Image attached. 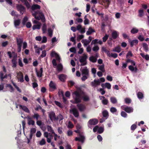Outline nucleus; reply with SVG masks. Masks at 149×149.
Masks as SVG:
<instances>
[{
	"label": "nucleus",
	"instance_id": "de8ad7c7",
	"mask_svg": "<svg viewBox=\"0 0 149 149\" xmlns=\"http://www.w3.org/2000/svg\"><path fill=\"white\" fill-rule=\"evenodd\" d=\"M47 26L45 24H44L42 27V29L43 33H45L46 31Z\"/></svg>",
	"mask_w": 149,
	"mask_h": 149
},
{
	"label": "nucleus",
	"instance_id": "ddd939ff",
	"mask_svg": "<svg viewBox=\"0 0 149 149\" xmlns=\"http://www.w3.org/2000/svg\"><path fill=\"white\" fill-rule=\"evenodd\" d=\"M85 28H82L81 25H77L76 27V29L79 31L81 33H84L85 32Z\"/></svg>",
	"mask_w": 149,
	"mask_h": 149
},
{
	"label": "nucleus",
	"instance_id": "ea45409f",
	"mask_svg": "<svg viewBox=\"0 0 149 149\" xmlns=\"http://www.w3.org/2000/svg\"><path fill=\"white\" fill-rule=\"evenodd\" d=\"M84 23L85 25L88 24H89V20L87 18V16H85L84 17Z\"/></svg>",
	"mask_w": 149,
	"mask_h": 149
},
{
	"label": "nucleus",
	"instance_id": "0e129e2a",
	"mask_svg": "<svg viewBox=\"0 0 149 149\" xmlns=\"http://www.w3.org/2000/svg\"><path fill=\"white\" fill-rule=\"evenodd\" d=\"M26 25V26L27 28H30L31 26V24L30 22H28L26 23L25 24Z\"/></svg>",
	"mask_w": 149,
	"mask_h": 149
},
{
	"label": "nucleus",
	"instance_id": "aec40b11",
	"mask_svg": "<svg viewBox=\"0 0 149 149\" xmlns=\"http://www.w3.org/2000/svg\"><path fill=\"white\" fill-rule=\"evenodd\" d=\"M20 23V20L19 19H15L14 21V24L15 27L16 28H18Z\"/></svg>",
	"mask_w": 149,
	"mask_h": 149
},
{
	"label": "nucleus",
	"instance_id": "cd10ccee",
	"mask_svg": "<svg viewBox=\"0 0 149 149\" xmlns=\"http://www.w3.org/2000/svg\"><path fill=\"white\" fill-rule=\"evenodd\" d=\"M19 107L20 109H22L25 112L27 113H29V111L26 106L20 105Z\"/></svg>",
	"mask_w": 149,
	"mask_h": 149
},
{
	"label": "nucleus",
	"instance_id": "39448f33",
	"mask_svg": "<svg viewBox=\"0 0 149 149\" xmlns=\"http://www.w3.org/2000/svg\"><path fill=\"white\" fill-rule=\"evenodd\" d=\"M44 136L47 138V141L49 143L51 142V139L52 138V135L48 132H44Z\"/></svg>",
	"mask_w": 149,
	"mask_h": 149
},
{
	"label": "nucleus",
	"instance_id": "7c9ffc66",
	"mask_svg": "<svg viewBox=\"0 0 149 149\" xmlns=\"http://www.w3.org/2000/svg\"><path fill=\"white\" fill-rule=\"evenodd\" d=\"M47 128L48 131L50 132L52 134L54 133V130H53L51 126H47Z\"/></svg>",
	"mask_w": 149,
	"mask_h": 149
},
{
	"label": "nucleus",
	"instance_id": "393cba45",
	"mask_svg": "<svg viewBox=\"0 0 149 149\" xmlns=\"http://www.w3.org/2000/svg\"><path fill=\"white\" fill-rule=\"evenodd\" d=\"M107 55L109 57H113L114 58L117 57L118 55L116 54L110 53V52H108Z\"/></svg>",
	"mask_w": 149,
	"mask_h": 149
},
{
	"label": "nucleus",
	"instance_id": "1a4fd4ad",
	"mask_svg": "<svg viewBox=\"0 0 149 149\" xmlns=\"http://www.w3.org/2000/svg\"><path fill=\"white\" fill-rule=\"evenodd\" d=\"M17 77L20 82H22L24 81L23 75L21 72H19L17 73Z\"/></svg>",
	"mask_w": 149,
	"mask_h": 149
},
{
	"label": "nucleus",
	"instance_id": "4d7b16f0",
	"mask_svg": "<svg viewBox=\"0 0 149 149\" xmlns=\"http://www.w3.org/2000/svg\"><path fill=\"white\" fill-rule=\"evenodd\" d=\"M46 52L45 50L43 51L42 52V53L40 56L41 57L43 58L46 56Z\"/></svg>",
	"mask_w": 149,
	"mask_h": 149
},
{
	"label": "nucleus",
	"instance_id": "2eb2a0df",
	"mask_svg": "<svg viewBox=\"0 0 149 149\" xmlns=\"http://www.w3.org/2000/svg\"><path fill=\"white\" fill-rule=\"evenodd\" d=\"M82 75H88V70L86 67L81 69Z\"/></svg>",
	"mask_w": 149,
	"mask_h": 149
},
{
	"label": "nucleus",
	"instance_id": "680f3d73",
	"mask_svg": "<svg viewBox=\"0 0 149 149\" xmlns=\"http://www.w3.org/2000/svg\"><path fill=\"white\" fill-rule=\"evenodd\" d=\"M7 87L9 88L10 92H12L14 91V89L11 85L10 84H7Z\"/></svg>",
	"mask_w": 149,
	"mask_h": 149
},
{
	"label": "nucleus",
	"instance_id": "a211bd4d",
	"mask_svg": "<svg viewBox=\"0 0 149 149\" xmlns=\"http://www.w3.org/2000/svg\"><path fill=\"white\" fill-rule=\"evenodd\" d=\"M49 116L52 120H54L56 119L55 113L53 112H51L49 113Z\"/></svg>",
	"mask_w": 149,
	"mask_h": 149
},
{
	"label": "nucleus",
	"instance_id": "13d9d810",
	"mask_svg": "<svg viewBox=\"0 0 149 149\" xmlns=\"http://www.w3.org/2000/svg\"><path fill=\"white\" fill-rule=\"evenodd\" d=\"M117 110L114 107H111L110 109L111 112L113 113L116 112L117 111Z\"/></svg>",
	"mask_w": 149,
	"mask_h": 149
},
{
	"label": "nucleus",
	"instance_id": "4468645a",
	"mask_svg": "<svg viewBox=\"0 0 149 149\" xmlns=\"http://www.w3.org/2000/svg\"><path fill=\"white\" fill-rule=\"evenodd\" d=\"M77 107L79 111H84L86 109L85 105L81 104H78Z\"/></svg>",
	"mask_w": 149,
	"mask_h": 149
},
{
	"label": "nucleus",
	"instance_id": "b1692460",
	"mask_svg": "<svg viewBox=\"0 0 149 149\" xmlns=\"http://www.w3.org/2000/svg\"><path fill=\"white\" fill-rule=\"evenodd\" d=\"M101 86L102 88L104 87L107 88L108 89H110L111 88V84L108 83H106L105 84H102Z\"/></svg>",
	"mask_w": 149,
	"mask_h": 149
},
{
	"label": "nucleus",
	"instance_id": "6e6552de",
	"mask_svg": "<svg viewBox=\"0 0 149 149\" xmlns=\"http://www.w3.org/2000/svg\"><path fill=\"white\" fill-rule=\"evenodd\" d=\"M17 10L19 11L20 14H23L25 12V8L22 5H18L17 6Z\"/></svg>",
	"mask_w": 149,
	"mask_h": 149
},
{
	"label": "nucleus",
	"instance_id": "e2e57ef3",
	"mask_svg": "<svg viewBox=\"0 0 149 149\" xmlns=\"http://www.w3.org/2000/svg\"><path fill=\"white\" fill-rule=\"evenodd\" d=\"M102 103L104 105L107 104L108 103V100L107 99H106L105 98L102 100Z\"/></svg>",
	"mask_w": 149,
	"mask_h": 149
},
{
	"label": "nucleus",
	"instance_id": "9b49d317",
	"mask_svg": "<svg viewBox=\"0 0 149 149\" xmlns=\"http://www.w3.org/2000/svg\"><path fill=\"white\" fill-rule=\"evenodd\" d=\"M50 87V90L51 91H53L56 89V84L52 81H51L49 84Z\"/></svg>",
	"mask_w": 149,
	"mask_h": 149
},
{
	"label": "nucleus",
	"instance_id": "20e7f679",
	"mask_svg": "<svg viewBox=\"0 0 149 149\" xmlns=\"http://www.w3.org/2000/svg\"><path fill=\"white\" fill-rule=\"evenodd\" d=\"M87 58V55L86 54H84L83 56L79 58V61L81 63L82 65H84L86 63V60Z\"/></svg>",
	"mask_w": 149,
	"mask_h": 149
},
{
	"label": "nucleus",
	"instance_id": "dca6fc26",
	"mask_svg": "<svg viewBox=\"0 0 149 149\" xmlns=\"http://www.w3.org/2000/svg\"><path fill=\"white\" fill-rule=\"evenodd\" d=\"M51 56L55 57L57 60L60 61V58L58 55L54 51H52L51 54Z\"/></svg>",
	"mask_w": 149,
	"mask_h": 149
},
{
	"label": "nucleus",
	"instance_id": "4be33fe9",
	"mask_svg": "<svg viewBox=\"0 0 149 149\" xmlns=\"http://www.w3.org/2000/svg\"><path fill=\"white\" fill-rule=\"evenodd\" d=\"M42 72L43 70L42 68H41L39 70H36L37 75L39 77H42Z\"/></svg>",
	"mask_w": 149,
	"mask_h": 149
},
{
	"label": "nucleus",
	"instance_id": "79ce46f5",
	"mask_svg": "<svg viewBox=\"0 0 149 149\" xmlns=\"http://www.w3.org/2000/svg\"><path fill=\"white\" fill-rule=\"evenodd\" d=\"M28 18L26 17H25L23 19L22 21V24L23 25H24L26 24V23L28 20Z\"/></svg>",
	"mask_w": 149,
	"mask_h": 149
},
{
	"label": "nucleus",
	"instance_id": "603ef678",
	"mask_svg": "<svg viewBox=\"0 0 149 149\" xmlns=\"http://www.w3.org/2000/svg\"><path fill=\"white\" fill-rule=\"evenodd\" d=\"M18 64L20 66V67H23V65L22 63V59L21 58H19L18 59Z\"/></svg>",
	"mask_w": 149,
	"mask_h": 149
},
{
	"label": "nucleus",
	"instance_id": "a18cd8bd",
	"mask_svg": "<svg viewBox=\"0 0 149 149\" xmlns=\"http://www.w3.org/2000/svg\"><path fill=\"white\" fill-rule=\"evenodd\" d=\"M83 100L84 101H87L89 100V97L87 95L84 94L82 97Z\"/></svg>",
	"mask_w": 149,
	"mask_h": 149
},
{
	"label": "nucleus",
	"instance_id": "3c124183",
	"mask_svg": "<svg viewBox=\"0 0 149 149\" xmlns=\"http://www.w3.org/2000/svg\"><path fill=\"white\" fill-rule=\"evenodd\" d=\"M45 143V139H43L41 141L39 142V144L40 145H43Z\"/></svg>",
	"mask_w": 149,
	"mask_h": 149
},
{
	"label": "nucleus",
	"instance_id": "c03bdc74",
	"mask_svg": "<svg viewBox=\"0 0 149 149\" xmlns=\"http://www.w3.org/2000/svg\"><path fill=\"white\" fill-rule=\"evenodd\" d=\"M57 70L60 71L62 70L63 69V66L61 64H59L57 65Z\"/></svg>",
	"mask_w": 149,
	"mask_h": 149
},
{
	"label": "nucleus",
	"instance_id": "412c9836",
	"mask_svg": "<svg viewBox=\"0 0 149 149\" xmlns=\"http://www.w3.org/2000/svg\"><path fill=\"white\" fill-rule=\"evenodd\" d=\"M17 56V54H15V57H13V58L12 59V62L13 63L12 66L13 67H15L16 66L17 64V61H16V57Z\"/></svg>",
	"mask_w": 149,
	"mask_h": 149
},
{
	"label": "nucleus",
	"instance_id": "69168bd1",
	"mask_svg": "<svg viewBox=\"0 0 149 149\" xmlns=\"http://www.w3.org/2000/svg\"><path fill=\"white\" fill-rule=\"evenodd\" d=\"M35 124V122L31 119H30L28 120V124L29 125H33Z\"/></svg>",
	"mask_w": 149,
	"mask_h": 149
},
{
	"label": "nucleus",
	"instance_id": "c85d7f7f",
	"mask_svg": "<svg viewBox=\"0 0 149 149\" xmlns=\"http://www.w3.org/2000/svg\"><path fill=\"white\" fill-rule=\"evenodd\" d=\"M81 42L83 44L84 46H86L90 43V41L86 39H83L81 40Z\"/></svg>",
	"mask_w": 149,
	"mask_h": 149
},
{
	"label": "nucleus",
	"instance_id": "a19ab883",
	"mask_svg": "<svg viewBox=\"0 0 149 149\" xmlns=\"http://www.w3.org/2000/svg\"><path fill=\"white\" fill-rule=\"evenodd\" d=\"M140 55L143 58H144L146 60H149V55L145 54L143 53H141Z\"/></svg>",
	"mask_w": 149,
	"mask_h": 149
},
{
	"label": "nucleus",
	"instance_id": "8fccbe9b",
	"mask_svg": "<svg viewBox=\"0 0 149 149\" xmlns=\"http://www.w3.org/2000/svg\"><path fill=\"white\" fill-rule=\"evenodd\" d=\"M8 54L9 56V57L10 58H11L12 57V55H14V57L15 56V54H15V53L14 52H13L12 53H11V52H8Z\"/></svg>",
	"mask_w": 149,
	"mask_h": 149
},
{
	"label": "nucleus",
	"instance_id": "774afa93",
	"mask_svg": "<svg viewBox=\"0 0 149 149\" xmlns=\"http://www.w3.org/2000/svg\"><path fill=\"white\" fill-rule=\"evenodd\" d=\"M90 8V6L89 4L87 3L86 5V11L87 12H88Z\"/></svg>",
	"mask_w": 149,
	"mask_h": 149
},
{
	"label": "nucleus",
	"instance_id": "f257e3e1",
	"mask_svg": "<svg viewBox=\"0 0 149 149\" xmlns=\"http://www.w3.org/2000/svg\"><path fill=\"white\" fill-rule=\"evenodd\" d=\"M40 6L38 5H33L31 7L32 10L31 13L32 15L36 19L38 20L41 19L42 22H44L45 21V19L44 15L42 11L40 10L35 11L36 10L40 9Z\"/></svg>",
	"mask_w": 149,
	"mask_h": 149
},
{
	"label": "nucleus",
	"instance_id": "37998d69",
	"mask_svg": "<svg viewBox=\"0 0 149 149\" xmlns=\"http://www.w3.org/2000/svg\"><path fill=\"white\" fill-rule=\"evenodd\" d=\"M143 46L145 50L147 52L148 50V45L146 43H144L143 44Z\"/></svg>",
	"mask_w": 149,
	"mask_h": 149
},
{
	"label": "nucleus",
	"instance_id": "c756f323",
	"mask_svg": "<svg viewBox=\"0 0 149 149\" xmlns=\"http://www.w3.org/2000/svg\"><path fill=\"white\" fill-rule=\"evenodd\" d=\"M95 31L91 27H89L87 31L86 34L87 35H89L91 34L93 32H95Z\"/></svg>",
	"mask_w": 149,
	"mask_h": 149
},
{
	"label": "nucleus",
	"instance_id": "bf43d9fd",
	"mask_svg": "<svg viewBox=\"0 0 149 149\" xmlns=\"http://www.w3.org/2000/svg\"><path fill=\"white\" fill-rule=\"evenodd\" d=\"M139 16L141 17L143 15V10L142 9H141L139 11Z\"/></svg>",
	"mask_w": 149,
	"mask_h": 149
},
{
	"label": "nucleus",
	"instance_id": "09e8293b",
	"mask_svg": "<svg viewBox=\"0 0 149 149\" xmlns=\"http://www.w3.org/2000/svg\"><path fill=\"white\" fill-rule=\"evenodd\" d=\"M99 49V47L97 45H95L93 48V50L95 52L98 51Z\"/></svg>",
	"mask_w": 149,
	"mask_h": 149
},
{
	"label": "nucleus",
	"instance_id": "e433bc0d",
	"mask_svg": "<svg viewBox=\"0 0 149 149\" xmlns=\"http://www.w3.org/2000/svg\"><path fill=\"white\" fill-rule=\"evenodd\" d=\"M23 40L20 38L17 39V45H22V43L23 42Z\"/></svg>",
	"mask_w": 149,
	"mask_h": 149
},
{
	"label": "nucleus",
	"instance_id": "473e14b6",
	"mask_svg": "<svg viewBox=\"0 0 149 149\" xmlns=\"http://www.w3.org/2000/svg\"><path fill=\"white\" fill-rule=\"evenodd\" d=\"M74 19L75 20V23H76V22L81 23L83 21V19L80 17H77Z\"/></svg>",
	"mask_w": 149,
	"mask_h": 149
},
{
	"label": "nucleus",
	"instance_id": "864d4df0",
	"mask_svg": "<svg viewBox=\"0 0 149 149\" xmlns=\"http://www.w3.org/2000/svg\"><path fill=\"white\" fill-rule=\"evenodd\" d=\"M138 98L139 99H141L143 97V94L141 92H139L137 94Z\"/></svg>",
	"mask_w": 149,
	"mask_h": 149
},
{
	"label": "nucleus",
	"instance_id": "f704fd0d",
	"mask_svg": "<svg viewBox=\"0 0 149 149\" xmlns=\"http://www.w3.org/2000/svg\"><path fill=\"white\" fill-rule=\"evenodd\" d=\"M121 51V48L119 46H117L115 47L113 50L112 51L116 52H120Z\"/></svg>",
	"mask_w": 149,
	"mask_h": 149
},
{
	"label": "nucleus",
	"instance_id": "7ed1b4c3",
	"mask_svg": "<svg viewBox=\"0 0 149 149\" xmlns=\"http://www.w3.org/2000/svg\"><path fill=\"white\" fill-rule=\"evenodd\" d=\"M98 122V121L96 119H90L88 123V127L92 128V126L97 124Z\"/></svg>",
	"mask_w": 149,
	"mask_h": 149
},
{
	"label": "nucleus",
	"instance_id": "5701e85b",
	"mask_svg": "<svg viewBox=\"0 0 149 149\" xmlns=\"http://www.w3.org/2000/svg\"><path fill=\"white\" fill-rule=\"evenodd\" d=\"M67 76L64 74H61L58 76L59 79L62 81H64L66 79Z\"/></svg>",
	"mask_w": 149,
	"mask_h": 149
},
{
	"label": "nucleus",
	"instance_id": "2f4dec72",
	"mask_svg": "<svg viewBox=\"0 0 149 149\" xmlns=\"http://www.w3.org/2000/svg\"><path fill=\"white\" fill-rule=\"evenodd\" d=\"M112 36L114 39L116 38L118 35V33L116 31H114L112 33Z\"/></svg>",
	"mask_w": 149,
	"mask_h": 149
},
{
	"label": "nucleus",
	"instance_id": "bb28decb",
	"mask_svg": "<svg viewBox=\"0 0 149 149\" xmlns=\"http://www.w3.org/2000/svg\"><path fill=\"white\" fill-rule=\"evenodd\" d=\"M41 25V23H39L38 24L33 25L32 27V29L34 30L36 29H39L40 28Z\"/></svg>",
	"mask_w": 149,
	"mask_h": 149
},
{
	"label": "nucleus",
	"instance_id": "a878e982",
	"mask_svg": "<svg viewBox=\"0 0 149 149\" xmlns=\"http://www.w3.org/2000/svg\"><path fill=\"white\" fill-rule=\"evenodd\" d=\"M138 31L139 29L135 27H133L131 30V33L133 34L136 33Z\"/></svg>",
	"mask_w": 149,
	"mask_h": 149
},
{
	"label": "nucleus",
	"instance_id": "58836bf2",
	"mask_svg": "<svg viewBox=\"0 0 149 149\" xmlns=\"http://www.w3.org/2000/svg\"><path fill=\"white\" fill-rule=\"evenodd\" d=\"M89 60L93 62H95L97 61V58L93 56H91L89 58Z\"/></svg>",
	"mask_w": 149,
	"mask_h": 149
},
{
	"label": "nucleus",
	"instance_id": "6ab92c4d",
	"mask_svg": "<svg viewBox=\"0 0 149 149\" xmlns=\"http://www.w3.org/2000/svg\"><path fill=\"white\" fill-rule=\"evenodd\" d=\"M85 139L84 137V136L82 135H80L79 137H76L75 138V140L76 141H79L83 143Z\"/></svg>",
	"mask_w": 149,
	"mask_h": 149
},
{
	"label": "nucleus",
	"instance_id": "0eeeda50",
	"mask_svg": "<svg viewBox=\"0 0 149 149\" xmlns=\"http://www.w3.org/2000/svg\"><path fill=\"white\" fill-rule=\"evenodd\" d=\"M121 108L125 110L128 113H130L133 111V109L130 107H126L125 105H123L121 107Z\"/></svg>",
	"mask_w": 149,
	"mask_h": 149
},
{
	"label": "nucleus",
	"instance_id": "f3484780",
	"mask_svg": "<svg viewBox=\"0 0 149 149\" xmlns=\"http://www.w3.org/2000/svg\"><path fill=\"white\" fill-rule=\"evenodd\" d=\"M55 28L54 25H53L52 28H49L48 30L49 36L50 37H52L53 34V29Z\"/></svg>",
	"mask_w": 149,
	"mask_h": 149
},
{
	"label": "nucleus",
	"instance_id": "c9c22d12",
	"mask_svg": "<svg viewBox=\"0 0 149 149\" xmlns=\"http://www.w3.org/2000/svg\"><path fill=\"white\" fill-rule=\"evenodd\" d=\"M138 42V41L137 40H134L130 42V45L131 47H132L134 45H137Z\"/></svg>",
	"mask_w": 149,
	"mask_h": 149
},
{
	"label": "nucleus",
	"instance_id": "6e6d98bb",
	"mask_svg": "<svg viewBox=\"0 0 149 149\" xmlns=\"http://www.w3.org/2000/svg\"><path fill=\"white\" fill-rule=\"evenodd\" d=\"M102 113L103 116L104 117H107L108 116V112L106 110L102 112Z\"/></svg>",
	"mask_w": 149,
	"mask_h": 149
},
{
	"label": "nucleus",
	"instance_id": "423d86ee",
	"mask_svg": "<svg viewBox=\"0 0 149 149\" xmlns=\"http://www.w3.org/2000/svg\"><path fill=\"white\" fill-rule=\"evenodd\" d=\"M93 130L94 132H95L97 131L100 134L103 132L104 128L102 127H99L97 125L93 128Z\"/></svg>",
	"mask_w": 149,
	"mask_h": 149
},
{
	"label": "nucleus",
	"instance_id": "4c0bfd02",
	"mask_svg": "<svg viewBox=\"0 0 149 149\" xmlns=\"http://www.w3.org/2000/svg\"><path fill=\"white\" fill-rule=\"evenodd\" d=\"M110 100L111 103L113 104H115L117 103V100L115 97H111L110 98Z\"/></svg>",
	"mask_w": 149,
	"mask_h": 149
},
{
	"label": "nucleus",
	"instance_id": "9d476101",
	"mask_svg": "<svg viewBox=\"0 0 149 149\" xmlns=\"http://www.w3.org/2000/svg\"><path fill=\"white\" fill-rule=\"evenodd\" d=\"M70 111L73 113L76 117H77L79 116V113L78 110L75 108H74L70 109Z\"/></svg>",
	"mask_w": 149,
	"mask_h": 149
},
{
	"label": "nucleus",
	"instance_id": "338daca9",
	"mask_svg": "<svg viewBox=\"0 0 149 149\" xmlns=\"http://www.w3.org/2000/svg\"><path fill=\"white\" fill-rule=\"evenodd\" d=\"M84 37V36L82 35H80L78 36L77 39L78 40H80L81 39L83 38Z\"/></svg>",
	"mask_w": 149,
	"mask_h": 149
},
{
	"label": "nucleus",
	"instance_id": "72a5a7b5",
	"mask_svg": "<svg viewBox=\"0 0 149 149\" xmlns=\"http://www.w3.org/2000/svg\"><path fill=\"white\" fill-rule=\"evenodd\" d=\"M129 69L132 71L136 72L137 70L136 66L134 67L132 65H130L129 66Z\"/></svg>",
	"mask_w": 149,
	"mask_h": 149
},
{
	"label": "nucleus",
	"instance_id": "f8f14e48",
	"mask_svg": "<svg viewBox=\"0 0 149 149\" xmlns=\"http://www.w3.org/2000/svg\"><path fill=\"white\" fill-rule=\"evenodd\" d=\"M100 83V82L99 79L94 80L93 81L91 82V85L93 86L96 87L99 85Z\"/></svg>",
	"mask_w": 149,
	"mask_h": 149
},
{
	"label": "nucleus",
	"instance_id": "f03ea898",
	"mask_svg": "<svg viewBox=\"0 0 149 149\" xmlns=\"http://www.w3.org/2000/svg\"><path fill=\"white\" fill-rule=\"evenodd\" d=\"M81 91L80 90H78L73 93L72 95L74 101L72 102V100H71V102L74 103L80 102L81 100Z\"/></svg>",
	"mask_w": 149,
	"mask_h": 149
},
{
	"label": "nucleus",
	"instance_id": "49530a36",
	"mask_svg": "<svg viewBox=\"0 0 149 149\" xmlns=\"http://www.w3.org/2000/svg\"><path fill=\"white\" fill-rule=\"evenodd\" d=\"M67 127L69 128H72L74 127V125L70 121H69L67 125Z\"/></svg>",
	"mask_w": 149,
	"mask_h": 149
},
{
	"label": "nucleus",
	"instance_id": "052dcab7",
	"mask_svg": "<svg viewBox=\"0 0 149 149\" xmlns=\"http://www.w3.org/2000/svg\"><path fill=\"white\" fill-rule=\"evenodd\" d=\"M73 134V132L72 131L69 130L67 132V134L68 136H71Z\"/></svg>",
	"mask_w": 149,
	"mask_h": 149
},
{
	"label": "nucleus",
	"instance_id": "5fc2aeb1",
	"mask_svg": "<svg viewBox=\"0 0 149 149\" xmlns=\"http://www.w3.org/2000/svg\"><path fill=\"white\" fill-rule=\"evenodd\" d=\"M82 13L79 12L76 13L74 14V16L77 17H80L81 16Z\"/></svg>",
	"mask_w": 149,
	"mask_h": 149
}]
</instances>
